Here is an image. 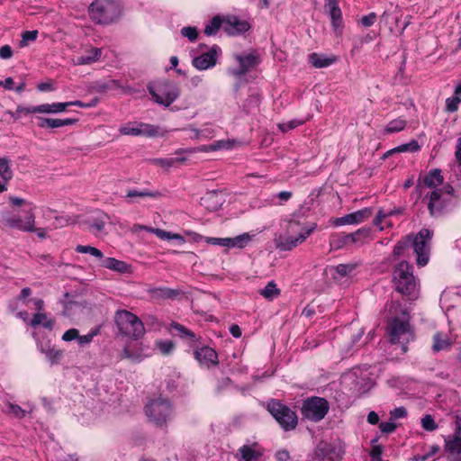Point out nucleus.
<instances>
[{"label":"nucleus","mask_w":461,"mask_h":461,"mask_svg":"<svg viewBox=\"0 0 461 461\" xmlns=\"http://www.w3.org/2000/svg\"><path fill=\"white\" fill-rule=\"evenodd\" d=\"M91 20L97 24L107 25L122 14L121 5L114 0H95L88 7Z\"/></svg>","instance_id":"f257e3e1"},{"label":"nucleus","mask_w":461,"mask_h":461,"mask_svg":"<svg viewBox=\"0 0 461 461\" xmlns=\"http://www.w3.org/2000/svg\"><path fill=\"white\" fill-rule=\"evenodd\" d=\"M152 100L159 105L168 107L180 95L178 85L170 80H161L147 86Z\"/></svg>","instance_id":"f03ea898"},{"label":"nucleus","mask_w":461,"mask_h":461,"mask_svg":"<svg viewBox=\"0 0 461 461\" xmlns=\"http://www.w3.org/2000/svg\"><path fill=\"white\" fill-rule=\"evenodd\" d=\"M115 324L121 334L139 339L145 333L143 322L127 310H118L114 315Z\"/></svg>","instance_id":"7ed1b4c3"},{"label":"nucleus","mask_w":461,"mask_h":461,"mask_svg":"<svg viewBox=\"0 0 461 461\" xmlns=\"http://www.w3.org/2000/svg\"><path fill=\"white\" fill-rule=\"evenodd\" d=\"M144 411L150 422L157 427H164L172 417L173 406L168 399L158 397L150 400Z\"/></svg>","instance_id":"20e7f679"},{"label":"nucleus","mask_w":461,"mask_h":461,"mask_svg":"<svg viewBox=\"0 0 461 461\" xmlns=\"http://www.w3.org/2000/svg\"><path fill=\"white\" fill-rule=\"evenodd\" d=\"M393 281L395 290L403 295H411L416 289L412 267L405 260L401 261L393 270Z\"/></svg>","instance_id":"39448f33"},{"label":"nucleus","mask_w":461,"mask_h":461,"mask_svg":"<svg viewBox=\"0 0 461 461\" xmlns=\"http://www.w3.org/2000/svg\"><path fill=\"white\" fill-rule=\"evenodd\" d=\"M388 334L390 342L393 344L400 343L402 353L408 350L407 344L414 339L413 331L411 328L408 318L400 319L394 317L388 325Z\"/></svg>","instance_id":"423d86ee"},{"label":"nucleus","mask_w":461,"mask_h":461,"mask_svg":"<svg viewBox=\"0 0 461 461\" xmlns=\"http://www.w3.org/2000/svg\"><path fill=\"white\" fill-rule=\"evenodd\" d=\"M267 411L285 431L296 428L298 423L296 413L280 401L270 400L267 403Z\"/></svg>","instance_id":"0eeeda50"},{"label":"nucleus","mask_w":461,"mask_h":461,"mask_svg":"<svg viewBox=\"0 0 461 461\" xmlns=\"http://www.w3.org/2000/svg\"><path fill=\"white\" fill-rule=\"evenodd\" d=\"M329 410L330 405L326 399L312 396L303 401L301 411L304 419L318 422L326 416Z\"/></svg>","instance_id":"6e6552de"},{"label":"nucleus","mask_w":461,"mask_h":461,"mask_svg":"<svg viewBox=\"0 0 461 461\" xmlns=\"http://www.w3.org/2000/svg\"><path fill=\"white\" fill-rule=\"evenodd\" d=\"M430 240L431 232L428 229H422L412 241V247L417 255V265L420 267H424L429 261Z\"/></svg>","instance_id":"1a4fd4ad"},{"label":"nucleus","mask_w":461,"mask_h":461,"mask_svg":"<svg viewBox=\"0 0 461 461\" xmlns=\"http://www.w3.org/2000/svg\"><path fill=\"white\" fill-rule=\"evenodd\" d=\"M234 58L239 63V67L231 70V74L235 77L244 76L260 63V56L256 50L246 55L237 54Z\"/></svg>","instance_id":"9d476101"},{"label":"nucleus","mask_w":461,"mask_h":461,"mask_svg":"<svg viewBox=\"0 0 461 461\" xmlns=\"http://www.w3.org/2000/svg\"><path fill=\"white\" fill-rule=\"evenodd\" d=\"M425 198H429L428 209L433 217L440 215L450 203V198L444 195L443 190H433Z\"/></svg>","instance_id":"9b49d317"},{"label":"nucleus","mask_w":461,"mask_h":461,"mask_svg":"<svg viewBox=\"0 0 461 461\" xmlns=\"http://www.w3.org/2000/svg\"><path fill=\"white\" fill-rule=\"evenodd\" d=\"M220 52V47L213 45L208 50V51L194 58L192 60V65L198 70H206L213 68L217 63V59Z\"/></svg>","instance_id":"f8f14e48"},{"label":"nucleus","mask_w":461,"mask_h":461,"mask_svg":"<svg viewBox=\"0 0 461 461\" xmlns=\"http://www.w3.org/2000/svg\"><path fill=\"white\" fill-rule=\"evenodd\" d=\"M5 225L18 229L22 231L32 232L35 224V215L32 209L27 212L24 220L20 217L11 216L4 219Z\"/></svg>","instance_id":"ddd939ff"},{"label":"nucleus","mask_w":461,"mask_h":461,"mask_svg":"<svg viewBox=\"0 0 461 461\" xmlns=\"http://www.w3.org/2000/svg\"><path fill=\"white\" fill-rule=\"evenodd\" d=\"M119 131L122 135H146L156 136L158 127L147 123H128L120 127Z\"/></svg>","instance_id":"4468645a"},{"label":"nucleus","mask_w":461,"mask_h":461,"mask_svg":"<svg viewBox=\"0 0 461 461\" xmlns=\"http://www.w3.org/2000/svg\"><path fill=\"white\" fill-rule=\"evenodd\" d=\"M194 357L201 366L207 368L218 366L219 364L217 352L208 346L196 348L194 351Z\"/></svg>","instance_id":"2eb2a0df"},{"label":"nucleus","mask_w":461,"mask_h":461,"mask_svg":"<svg viewBox=\"0 0 461 461\" xmlns=\"http://www.w3.org/2000/svg\"><path fill=\"white\" fill-rule=\"evenodd\" d=\"M324 11L330 17L334 32L340 34L343 28V21L338 0H325Z\"/></svg>","instance_id":"dca6fc26"},{"label":"nucleus","mask_w":461,"mask_h":461,"mask_svg":"<svg viewBox=\"0 0 461 461\" xmlns=\"http://www.w3.org/2000/svg\"><path fill=\"white\" fill-rule=\"evenodd\" d=\"M250 28L248 22L239 19L237 16H227L223 19V30L229 35L243 33Z\"/></svg>","instance_id":"f3484780"},{"label":"nucleus","mask_w":461,"mask_h":461,"mask_svg":"<svg viewBox=\"0 0 461 461\" xmlns=\"http://www.w3.org/2000/svg\"><path fill=\"white\" fill-rule=\"evenodd\" d=\"M316 227L317 224L315 222H312L303 226V231H301L297 237H289L285 239L278 244V247L284 250H291L293 248H295L298 243L303 242L306 238L316 229Z\"/></svg>","instance_id":"a211bd4d"},{"label":"nucleus","mask_w":461,"mask_h":461,"mask_svg":"<svg viewBox=\"0 0 461 461\" xmlns=\"http://www.w3.org/2000/svg\"><path fill=\"white\" fill-rule=\"evenodd\" d=\"M445 451L451 456L461 454V418L456 417L454 435L445 439Z\"/></svg>","instance_id":"6ab92c4d"},{"label":"nucleus","mask_w":461,"mask_h":461,"mask_svg":"<svg viewBox=\"0 0 461 461\" xmlns=\"http://www.w3.org/2000/svg\"><path fill=\"white\" fill-rule=\"evenodd\" d=\"M372 213L373 212L371 208H364L362 210L347 214L343 217L338 218L335 223L337 225L357 224L369 218Z\"/></svg>","instance_id":"aec40b11"},{"label":"nucleus","mask_w":461,"mask_h":461,"mask_svg":"<svg viewBox=\"0 0 461 461\" xmlns=\"http://www.w3.org/2000/svg\"><path fill=\"white\" fill-rule=\"evenodd\" d=\"M100 267L110 269L120 274H131L132 272L131 266L128 263L116 259L114 258H105L99 264Z\"/></svg>","instance_id":"412c9836"},{"label":"nucleus","mask_w":461,"mask_h":461,"mask_svg":"<svg viewBox=\"0 0 461 461\" xmlns=\"http://www.w3.org/2000/svg\"><path fill=\"white\" fill-rule=\"evenodd\" d=\"M138 228L140 229V230H148L149 232H152L158 238H159L161 240H176L180 243H185V241L184 237L181 236L180 234L166 231V230H164L162 229L146 227V226H143V225H139Z\"/></svg>","instance_id":"4be33fe9"},{"label":"nucleus","mask_w":461,"mask_h":461,"mask_svg":"<svg viewBox=\"0 0 461 461\" xmlns=\"http://www.w3.org/2000/svg\"><path fill=\"white\" fill-rule=\"evenodd\" d=\"M334 461V450L333 447L327 443H321L315 451L312 461Z\"/></svg>","instance_id":"5701e85b"},{"label":"nucleus","mask_w":461,"mask_h":461,"mask_svg":"<svg viewBox=\"0 0 461 461\" xmlns=\"http://www.w3.org/2000/svg\"><path fill=\"white\" fill-rule=\"evenodd\" d=\"M68 107L66 103H53V104H43L36 105L34 111H38V113H59L64 112Z\"/></svg>","instance_id":"b1692460"},{"label":"nucleus","mask_w":461,"mask_h":461,"mask_svg":"<svg viewBox=\"0 0 461 461\" xmlns=\"http://www.w3.org/2000/svg\"><path fill=\"white\" fill-rule=\"evenodd\" d=\"M30 325L33 328L38 327L39 325H42L43 328L51 330L54 328L55 321L52 319H48L46 313L37 312L33 314Z\"/></svg>","instance_id":"393cba45"},{"label":"nucleus","mask_w":461,"mask_h":461,"mask_svg":"<svg viewBox=\"0 0 461 461\" xmlns=\"http://www.w3.org/2000/svg\"><path fill=\"white\" fill-rule=\"evenodd\" d=\"M336 61V58H327L324 55L312 53L309 55V62L317 68H326Z\"/></svg>","instance_id":"a878e982"},{"label":"nucleus","mask_w":461,"mask_h":461,"mask_svg":"<svg viewBox=\"0 0 461 461\" xmlns=\"http://www.w3.org/2000/svg\"><path fill=\"white\" fill-rule=\"evenodd\" d=\"M423 185L427 187H435L437 185H441L443 176H441L440 169H433L427 174L423 180Z\"/></svg>","instance_id":"bb28decb"},{"label":"nucleus","mask_w":461,"mask_h":461,"mask_svg":"<svg viewBox=\"0 0 461 461\" xmlns=\"http://www.w3.org/2000/svg\"><path fill=\"white\" fill-rule=\"evenodd\" d=\"M101 49L93 48L86 54L77 57V65H87L92 64L99 59L101 56Z\"/></svg>","instance_id":"cd10ccee"},{"label":"nucleus","mask_w":461,"mask_h":461,"mask_svg":"<svg viewBox=\"0 0 461 461\" xmlns=\"http://www.w3.org/2000/svg\"><path fill=\"white\" fill-rule=\"evenodd\" d=\"M178 291L167 287L154 288L149 290V294L152 298L155 299L174 298L178 295Z\"/></svg>","instance_id":"c85d7f7f"},{"label":"nucleus","mask_w":461,"mask_h":461,"mask_svg":"<svg viewBox=\"0 0 461 461\" xmlns=\"http://www.w3.org/2000/svg\"><path fill=\"white\" fill-rule=\"evenodd\" d=\"M14 176L11 160L6 157H0V177L4 182H9Z\"/></svg>","instance_id":"c756f323"},{"label":"nucleus","mask_w":461,"mask_h":461,"mask_svg":"<svg viewBox=\"0 0 461 461\" xmlns=\"http://www.w3.org/2000/svg\"><path fill=\"white\" fill-rule=\"evenodd\" d=\"M420 149V145L418 144V142L416 140H411V142L409 143H405V144H402L396 148H393L392 149H390L389 151H387L384 155V158H388L390 155L393 154V153H396V152H415L417 150Z\"/></svg>","instance_id":"7c9ffc66"},{"label":"nucleus","mask_w":461,"mask_h":461,"mask_svg":"<svg viewBox=\"0 0 461 461\" xmlns=\"http://www.w3.org/2000/svg\"><path fill=\"white\" fill-rule=\"evenodd\" d=\"M451 343L447 335L442 336L440 332H437L433 336V345L432 350L434 352H439L441 350L447 349L450 347Z\"/></svg>","instance_id":"2f4dec72"},{"label":"nucleus","mask_w":461,"mask_h":461,"mask_svg":"<svg viewBox=\"0 0 461 461\" xmlns=\"http://www.w3.org/2000/svg\"><path fill=\"white\" fill-rule=\"evenodd\" d=\"M280 293V289L276 287L274 281H270L263 289L259 290V294L268 301H273Z\"/></svg>","instance_id":"473e14b6"},{"label":"nucleus","mask_w":461,"mask_h":461,"mask_svg":"<svg viewBox=\"0 0 461 461\" xmlns=\"http://www.w3.org/2000/svg\"><path fill=\"white\" fill-rule=\"evenodd\" d=\"M228 240L227 247L243 249L251 240V236L249 233H243L234 238H228Z\"/></svg>","instance_id":"72a5a7b5"},{"label":"nucleus","mask_w":461,"mask_h":461,"mask_svg":"<svg viewBox=\"0 0 461 461\" xmlns=\"http://www.w3.org/2000/svg\"><path fill=\"white\" fill-rule=\"evenodd\" d=\"M160 196V193L158 192V191H150L149 189H144V190H135V189H131V190H128L127 191V194L125 195V197L127 199H131V198H135V197H138V198H147V197H151V198H156V197H158Z\"/></svg>","instance_id":"f704fd0d"},{"label":"nucleus","mask_w":461,"mask_h":461,"mask_svg":"<svg viewBox=\"0 0 461 461\" xmlns=\"http://www.w3.org/2000/svg\"><path fill=\"white\" fill-rule=\"evenodd\" d=\"M119 360L130 359L132 362H140L141 360L140 355L133 350L131 346L126 345L118 355Z\"/></svg>","instance_id":"c9c22d12"},{"label":"nucleus","mask_w":461,"mask_h":461,"mask_svg":"<svg viewBox=\"0 0 461 461\" xmlns=\"http://www.w3.org/2000/svg\"><path fill=\"white\" fill-rule=\"evenodd\" d=\"M121 87L119 81L115 79H110L106 82H96L93 86V89L96 93H104L107 90H112Z\"/></svg>","instance_id":"e433bc0d"},{"label":"nucleus","mask_w":461,"mask_h":461,"mask_svg":"<svg viewBox=\"0 0 461 461\" xmlns=\"http://www.w3.org/2000/svg\"><path fill=\"white\" fill-rule=\"evenodd\" d=\"M171 329L177 331L179 336L183 339H188L192 341L198 340L196 335L192 330H188L187 328H185V326H183L180 323L172 322Z\"/></svg>","instance_id":"4c0bfd02"},{"label":"nucleus","mask_w":461,"mask_h":461,"mask_svg":"<svg viewBox=\"0 0 461 461\" xmlns=\"http://www.w3.org/2000/svg\"><path fill=\"white\" fill-rule=\"evenodd\" d=\"M185 160L184 157H176V158H153L150 162L156 166H159L162 167H171L175 166L176 163H182Z\"/></svg>","instance_id":"58836bf2"},{"label":"nucleus","mask_w":461,"mask_h":461,"mask_svg":"<svg viewBox=\"0 0 461 461\" xmlns=\"http://www.w3.org/2000/svg\"><path fill=\"white\" fill-rule=\"evenodd\" d=\"M218 197V192L213 190L208 192L204 197L202 198L203 203L211 211L217 210L218 207L221 204L220 202L214 200Z\"/></svg>","instance_id":"ea45409f"},{"label":"nucleus","mask_w":461,"mask_h":461,"mask_svg":"<svg viewBox=\"0 0 461 461\" xmlns=\"http://www.w3.org/2000/svg\"><path fill=\"white\" fill-rule=\"evenodd\" d=\"M76 251L82 254H90L98 260H100V263L102 262L103 259H104L103 252L100 249L92 246L77 245L76 247Z\"/></svg>","instance_id":"a19ab883"},{"label":"nucleus","mask_w":461,"mask_h":461,"mask_svg":"<svg viewBox=\"0 0 461 461\" xmlns=\"http://www.w3.org/2000/svg\"><path fill=\"white\" fill-rule=\"evenodd\" d=\"M239 452L240 454V457L239 458V461H252L254 459H257L258 456H260V454L256 452L254 449L251 448V447L248 445L242 446Z\"/></svg>","instance_id":"79ce46f5"},{"label":"nucleus","mask_w":461,"mask_h":461,"mask_svg":"<svg viewBox=\"0 0 461 461\" xmlns=\"http://www.w3.org/2000/svg\"><path fill=\"white\" fill-rule=\"evenodd\" d=\"M41 351L46 355L52 365L59 364L63 357V351L55 348H49L48 349L41 348Z\"/></svg>","instance_id":"37998d69"},{"label":"nucleus","mask_w":461,"mask_h":461,"mask_svg":"<svg viewBox=\"0 0 461 461\" xmlns=\"http://www.w3.org/2000/svg\"><path fill=\"white\" fill-rule=\"evenodd\" d=\"M78 122L77 119L67 118V119H58V118H49L48 128L55 129L60 128L64 126L73 125Z\"/></svg>","instance_id":"c03bdc74"},{"label":"nucleus","mask_w":461,"mask_h":461,"mask_svg":"<svg viewBox=\"0 0 461 461\" xmlns=\"http://www.w3.org/2000/svg\"><path fill=\"white\" fill-rule=\"evenodd\" d=\"M223 26V20L219 16H214L209 24L204 28V33L208 36L214 35L220 30L221 26Z\"/></svg>","instance_id":"a18cd8bd"},{"label":"nucleus","mask_w":461,"mask_h":461,"mask_svg":"<svg viewBox=\"0 0 461 461\" xmlns=\"http://www.w3.org/2000/svg\"><path fill=\"white\" fill-rule=\"evenodd\" d=\"M406 126V121L401 118L395 119L391 121L386 128L385 132L387 133H393V132H398L402 130H403Z\"/></svg>","instance_id":"49530a36"},{"label":"nucleus","mask_w":461,"mask_h":461,"mask_svg":"<svg viewBox=\"0 0 461 461\" xmlns=\"http://www.w3.org/2000/svg\"><path fill=\"white\" fill-rule=\"evenodd\" d=\"M156 346L163 355H169L175 348V344L171 340L157 341Z\"/></svg>","instance_id":"de8ad7c7"},{"label":"nucleus","mask_w":461,"mask_h":461,"mask_svg":"<svg viewBox=\"0 0 461 461\" xmlns=\"http://www.w3.org/2000/svg\"><path fill=\"white\" fill-rule=\"evenodd\" d=\"M259 100L256 95H249L243 104V110L249 113L258 106Z\"/></svg>","instance_id":"09e8293b"},{"label":"nucleus","mask_w":461,"mask_h":461,"mask_svg":"<svg viewBox=\"0 0 461 461\" xmlns=\"http://www.w3.org/2000/svg\"><path fill=\"white\" fill-rule=\"evenodd\" d=\"M368 235V229H359L354 233L348 234V239H350L351 243H357L358 241H361L362 239L366 238Z\"/></svg>","instance_id":"8fccbe9b"},{"label":"nucleus","mask_w":461,"mask_h":461,"mask_svg":"<svg viewBox=\"0 0 461 461\" xmlns=\"http://www.w3.org/2000/svg\"><path fill=\"white\" fill-rule=\"evenodd\" d=\"M410 246V240H400L393 248V255L394 258H399L403 255L405 249Z\"/></svg>","instance_id":"3c124183"},{"label":"nucleus","mask_w":461,"mask_h":461,"mask_svg":"<svg viewBox=\"0 0 461 461\" xmlns=\"http://www.w3.org/2000/svg\"><path fill=\"white\" fill-rule=\"evenodd\" d=\"M421 426L427 431H433L438 428L433 417L429 414L425 415L421 419Z\"/></svg>","instance_id":"603ef678"},{"label":"nucleus","mask_w":461,"mask_h":461,"mask_svg":"<svg viewBox=\"0 0 461 461\" xmlns=\"http://www.w3.org/2000/svg\"><path fill=\"white\" fill-rule=\"evenodd\" d=\"M356 267V264H339L335 267V270L340 276L344 277L349 275Z\"/></svg>","instance_id":"864d4df0"},{"label":"nucleus","mask_w":461,"mask_h":461,"mask_svg":"<svg viewBox=\"0 0 461 461\" xmlns=\"http://www.w3.org/2000/svg\"><path fill=\"white\" fill-rule=\"evenodd\" d=\"M38 31H26L22 34L20 47L27 46L29 41H33L37 39Z\"/></svg>","instance_id":"5fc2aeb1"},{"label":"nucleus","mask_w":461,"mask_h":461,"mask_svg":"<svg viewBox=\"0 0 461 461\" xmlns=\"http://www.w3.org/2000/svg\"><path fill=\"white\" fill-rule=\"evenodd\" d=\"M181 34L184 37L188 38L190 41H194L197 39L198 32L196 28L186 26L181 29Z\"/></svg>","instance_id":"6e6d98bb"},{"label":"nucleus","mask_w":461,"mask_h":461,"mask_svg":"<svg viewBox=\"0 0 461 461\" xmlns=\"http://www.w3.org/2000/svg\"><path fill=\"white\" fill-rule=\"evenodd\" d=\"M230 147V144L228 141H224V140H218V141H215L208 146H205L203 150L204 151H215V150H218V149H225V148H229Z\"/></svg>","instance_id":"4d7b16f0"},{"label":"nucleus","mask_w":461,"mask_h":461,"mask_svg":"<svg viewBox=\"0 0 461 461\" xmlns=\"http://www.w3.org/2000/svg\"><path fill=\"white\" fill-rule=\"evenodd\" d=\"M460 98L458 96L447 98L446 100L447 111L449 113H454L458 109V104L460 103Z\"/></svg>","instance_id":"13d9d810"},{"label":"nucleus","mask_w":461,"mask_h":461,"mask_svg":"<svg viewBox=\"0 0 461 461\" xmlns=\"http://www.w3.org/2000/svg\"><path fill=\"white\" fill-rule=\"evenodd\" d=\"M7 411L17 418H23L25 415V411L16 404L9 403Z\"/></svg>","instance_id":"bf43d9fd"},{"label":"nucleus","mask_w":461,"mask_h":461,"mask_svg":"<svg viewBox=\"0 0 461 461\" xmlns=\"http://www.w3.org/2000/svg\"><path fill=\"white\" fill-rule=\"evenodd\" d=\"M376 21V14L375 13H370L367 15H365L361 18L360 23L365 27H370L372 26Z\"/></svg>","instance_id":"052dcab7"},{"label":"nucleus","mask_w":461,"mask_h":461,"mask_svg":"<svg viewBox=\"0 0 461 461\" xmlns=\"http://www.w3.org/2000/svg\"><path fill=\"white\" fill-rule=\"evenodd\" d=\"M379 429L383 433H393L396 429V425L392 421L381 422Z\"/></svg>","instance_id":"680f3d73"},{"label":"nucleus","mask_w":461,"mask_h":461,"mask_svg":"<svg viewBox=\"0 0 461 461\" xmlns=\"http://www.w3.org/2000/svg\"><path fill=\"white\" fill-rule=\"evenodd\" d=\"M79 332L77 329H70L65 331L62 336V339L65 341H72L73 339H77Z\"/></svg>","instance_id":"e2e57ef3"},{"label":"nucleus","mask_w":461,"mask_h":461,"mask_svg":"<svg viewBox=\"0 0 461 461\" xmlns=\"http://www.w3.org/2000/svg\"><path fill=\"white\" fill-rule=\"evenodd\" d=\"M407 416V411L404 407L395 408L391 411V417L393 419H401Z\"/></svg>","instance_id":"0e129e2a"},{"label":"nucleus","mask_w":461,"mask_h":461,"mask_svg":"<svg viewBox=\"0 0 461 461\" xmlns=\"http://www.w3.org/2000/svg\"><path fill=\"white\" fill-rule=\"evenodd\" d=\"M228 238H208L207 242L209 244L221 246V247H227L228 245Z\"/></svg>","instance_id":"69168bd1"},{"label":"nucleus","mask_w":461,"mask_h":461,"mask_svg":"<svg viewBox=\"0 0 461 461\" xmlns=\"http://www.w3.org/2000/svg\"><path fill=\"white\" fill-rule=\"evenodd\" d=\"M13 50L9 45H4L0 48V58L3 59H8L12 58Z\"/></svg>","instance_id":"338daca9"},{"label":"nucleus","mask_w":461,"mask_h":461,"mask_svg":"<svg viewBox=\"0 0 461 461\" xmlns=\"http://www.w3.org/2000/svg\"><path fill=\"white\" fill-rule=\"evenodd\" d=\"M383 453V448L381 446H374L371 452L370 456L372 461L378 460V458H382L381 455Z\"/></svg>","instance_id":"774afa93"}]
</instances>
